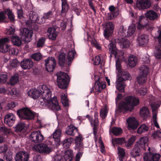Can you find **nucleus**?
Masks as SVG:
<instances>
[{"label": "nucleus", "instance_id": "nucleus-9", "mask_svg": "<svg viewBox=\"0 0 161 161\" xmlns=\"http://www.w3.org/2000/svg\"><path fill=\"white\" fill-rule=\"evenodd\" d=\"M114 29V26L112 22H108L106 24L103 32L104 36L106 39L108 40L112 36Z\"/></svg>", "mask_w": 161, "mask_h": 161}, {"label": "nucleus", "instance_id": "nucleus-19", "mask_svg": "<svg viewBox=\"0 0 161 161\" xmlns=\"http://www.w3.org/2000/svg\"><path fill=\"white\" fill-rule=\"evenodd\" d=\"M29 19L32 23H36L39 24L42 23V20H40L37 13L33 11L30 12L29 14Z\"/></svg>", "mask_w": 161, "mask_h": 161}, {"label": "nucleus", "instance_id": "nucleus-38", "mask_svg": "<svg viewBox=\"0 0 161 161\" xmlns=\"http://www.w3.org/2000/svg\"><path fill=\"white\" fill-rule=\"evenodd\" d=\"M147 76L139 74L136 77L137 81L140 85L144 84L146 81L147 79Z\"/></svg>", "mask_w": 161, "mask_h": 161}, {"label": "nucleus", "instance_id": "nucleus-43", "mask_svg": "<svg viewBox=\"0 0 161 161\" xmlns=\"http://www.w3.org/2000/svg\"><path fill=\"white\" fill-rule=\"evenodd\" d=\"M53 17V12L51 11H49L47 13H45L43 14V17L42 18V21L44 22L46 19H49Z\"/></svg>", "mask_w": 161, "mask_h": 161}, {"label": "nucleus", "instance_id": "nucleus-1", "mask_svg": "<svg viewBox=\"0 0 161 161\" xmlns=\"http://www.w3.org/2000/svg\"><path fill=\"white\" fill-rule=\"evenodd\" d=\"M145 15L146 17L142 16L139 17L137 28L139 29H143L148 31H151L153 29V26L152 24L148 22L147 18L151 20H154L158 18V14L154 11L150 10L147 11Z\"/></svg>", "mask_w": 161, "mask_h": 161}, {"label": "nucleus", "instance_id": "nucleus-29", "mask_svg": "<svg viewBox=\"0 0 161 161\" xmlns=\"http://www.w3.org/2000/svg\"><path fill=\"white\" fill-rule=\"evenodd\" d=\"M46 101L51 102L52 103V108L54 109L57 111L60 110V107L58 105L56 97L52 98L51 97L49 100Z\"/></svg>", "mask_w": 161, "mask_h": 161}, {"label": "nucleus", "instance_id": "nucleus-32", "mask_svg": "<svg viewBox=\"0 0 161 161\" xmlns=\"http://www.w3.org/2000/svg\"><path fill=\"white\" fill-rule=\"evenodd\" d=\"M140 114L141 117L144 119L149 116V111L147 107H143L140 109Z\"/></svg>", "mask_w": 161, "mask_h": 161}, {"label": "nucleus", "instance_id": "nucleus-60", "mask_svg": "<svg viewBox=\"0 0 161 161\" xmlns=\"http://www.w3.org/2000/svg\"><path fill=\"white\" fill-rule=\"evenodd\" d=\"M93 60V64L95 65H99L101 63V59L99 56H95Z\"/></svg>", "mask_w": 161, "mask_h": 161}, {"label": "nucleus", "instance_id": "nucleus-15", "mask_svg": "<svg viewBox=\"0 0 161 161\" xmlns=\"http://www.w3.org/2000/svg\"><path fill=\"white\" fill-rule=\"evenodd\" d=\"M16 117L12 113L7 114L4 117V122L9 126H12L15 121Z\"/></svg>", "mask_w": 161, "mask_h": 161}, {"label": "nucleus", "instance_id": "nucleus-12", "mask_svg": "<svg viewBox=\"0 0 161 161\" xmlns=\"http://www.w3.org/2000/svg\"><path fill=\"white\" fill-rule=\"evenodd\" d=\"M8 37H4L0 39V52L3 53L8 52L9 46L5 43L9 42Z\"/></svg>", "mask_w": 161, "mask_h": 161}, {"label": "nucleus", "instance_id": "nucleus-42", "mask_svg": "<svg viewBox=\"0 0 161 161\" xmlns=\"http://www.w3.org/2000/svg\"><path fill=\"white\" fill-rule=\"evenodd\" d=\"M117 150H118V154L119 157V160L120 161H123V159L125 155V153L124 149L118 147H117Z\"/></svg>", "mask_w": 161, "mask_h": 161}, {"label": "nucleus", "instance_id": "nucleus-28", "mask_svg": "<svg viewBox=\"0 0 161 161\" xmlns=\"http://www.w3.org/2000/svg\"><path fill=\"white\" fill-rule=\"evenodd\" d=\"M4 13L6 15H7L8 18L10 22L12 23H14L15 21V16L11 9L7 8L4 10Z\"/></svg>", "mask_w": 161, "mask_h": 161}, {"label": "nucleus", "instance_id": "nucleus-34", "mask_svg": "<svg viewBox=\"0 0 161 161\" xmlns=\"http://www.w3.org/2000/svg\"><path fill=\"white\" fill-rule=\"evenodd\" d=\"M148 141L147 138L146 137H142L140 139V141L135 144L136 146H138L141 148L142 150H144L146 144Z\"/></svg>", "mask_w": 161, "mask_h": 161}, {"label": "nucleus", "instance_id": "nucleus-22", "mask_svg": "<svg viewBox=\"0 0 161 161\" xmlns=\"http://www.w3.org/2000/svg\"><path fill=\"white\" fill-rule=\"evenodd\" d=\"M78 134V136L76 137L75 140L76 147L77 149H79L80 150H83V148L82 142L83 138L81 134L80 133Z\"/></svg>", "mask_w": 161, "mask_h": 161}, {"label": "nucleus", "instance_id": "nucleus-52", "mask_svg": "<svg viewBox=\"0 0 161 161\" xmlns=\"http://www.w3.org/2000/svg\"><path fill=\"white\" fill-rule=\"evenodd\" d=\"M15 31V29L13 27H10L8 29H6L5 34L7 36H8V37L11 38V37L14 35V34Z\"/></svg>", "mask_w": 161, "mask_h": 161}, {"label": "nucleus", "instance_id": "nucleus-11", "mask_svg": "<svg viewBox=\"0 0 161 161\" xmlns=\"http://www.w3.org/2000/svg\"><path fill=\"white\" fill-rule=\"evenodd\" d=\"M151 5L150 0H137L136 6L139 9H144L149 8Z\"/></svg>", "mask_w": 161, "mask_h": 161}, {"label": "nucleus", "instance_id": "nucleus-33", "mask_svg": "<svg viewBox=\"0 0 161 161\" xmlns=\"http://www.w3.org/2000/svg\"><path fill=\"white\" fill-rule=\"evenodd\" d=\"M12 42L14 45L19 47L22 44L21 38L18 36L13 35L11 37Z\"/></svg>", "mask_w": 161, "mask_h": 161}, {"label": "nucleus", "instance_id": "nucleus-62", "mask_svg": "<svg viewBox=\"0 0 161 161\" xmlns=\"http://www.w3.org/2000/svg\"><path fill=\"white\" fill-rule=\"evenodd\" d=\"M69 6L67 4V2L65 1H62V11L64 12L68 10Z\"/></svg>", "mask_w": 161, "mask_h": 161}, {"label": "nucleus", "instance_id": "nucleus-7", "mask_svg": "<svg viewBox=\"0 0 161 161\" xmlns=\"http://www.w3.org/2000/svg\"><path fill=\"white\" fill-rule=\"evenodd\" d=\"M45 67L46 70L48 72H52L55 68L56 64V60L53 57H49L45 59Z\"/></svg>", "mask_w": 161, "mask_h": 161}, {"label": "nucleus", "instance_id": "nucleus-63", "mask_svg": "<svg viewBox=\"0 0 161 161\" xmlns=\"http://www.w3.org/2000/svg\"><path fill=\"white\" fill-rule=\"evenodd\" d=\"M83 150H80L78 149V152L76 154L75 156V161H80L81 157L82 156L83 154V152L82 151Z\"/></svg>", "mask_w": 161, "mask_h": 161}, {"label": "nucleus", "instance_id": "nucleus-20", "mask_svg": "<svg viewBox=\"0 0 161 161\" xmlns=\"http://www.w3.org/2000/svg\"><path fill=\"white\" fill-rule=\"evenodd\" d=\"M61 135V130L59 129H56L52 134L53 137L54 139L56 145L60 144Z\"/></svg>", "mask_w": 161, "mask_h": 161}, {"label": "nucleus", "instance_id": "nucleus-21", "mask_svg": "<svg viewBox=\"0 0 161 161\" xmlns=\"http://www.w3.org/2000/svg\"><path fill=\"white\" fill-rule=\"evenodd\" d=\"M66 56L65 53L64 52L60 53L58 56V64L61 67L66 66V65L67 64L68 60L66 58Z\"/></svg>", "mask_w": 161, "mask_h": 161}, {"label": "nucleus", "instance_id": "nucleus-49", "mask_svg": "<svg viewBox=\"0 0 161 161\" xmlns=\"http://www.w3.org/2000/svg\"><path fill=\"white\" fill-rule=\"evenodd\" d=\"M136 138V136H132L128 139L127 142L125 141V145L127 147H130L133 144Z\"/></svg>", "mask_w": 161, "mask_h": 161}, {"label": "nucleus", "instance_id": "nucleus-25", "mask_svg": "<svg viewBox=\"0 0 161 161\" xmlns=\"http://www.w3.org/2000/svg\"><path fill=\"white\" fill-rule=\"evenodd\" d=\"M47 32L48 34V36L50 39L54 40L56 39L57 34L56 30L53 27H49L48 28Z\"/></svg>", "mask_w": 161, "mask_h": 161}, {"label": "nucleus", "instance_id": "nucleus-10", "mask_svg": "<svg viewBox=\"0 0 161 161\" xmlns=\"http://www.w3.org/2000/svg\"><path fill=\"white\" fill-rule=\"evenodd\" d=\"M160 157V155L158 153H146L144 154L143 159L144 161H158Z\"/></svg>", "mask_w": 161, "mask_h": 161}, {"label": "nucleus", "instance_id": "nucleus-46", "mask_svg": "<svg viewBox=\"0 0 161 161\" xmlns=\"http://www.w3.org/2000/svg\"><path fill=\"white\" fill-rule=\"evenodd\" d=\"M46 41V38L44 37H42L39 39L37 42V47L38 48L42 47L44 45Z\"/></svg>", "mask_w": 161, "mask_h": 161}, {"label": "nucleus", "instance_id": "nucleus-23", "mask_svg": "<svg viewBox=\"0 0 161 161\" xmlns=\"http://www.w3.org/2000/svg\"><path fill=\"white\" fill-rule=\"evenodd\" d=\"M119 76L118 80L120 81L128 80L130 77V75L129 72L123 70L119 73Z\"/></svg>", "mask_w": 161, "mask_h": 161}, {"label": "nucleus", "instance_id": "nucleus-57", "mask_svg": "<svg viewBox=\"0 0 161 161\" xmlns=\"http://www.w3.org/2000/svg\"><path fill=\"white\" fill-rule=\"evenodd\" d=\"M114 141L117 144L122 145L125 143V138H115Z\"/></svg>", "mask_w": 161, "mask_h": 161}, {"label": "nucleus", "instance_id": "nucleus-37", "mask_svg": "<svg viewBox=\"0 0 161 161\" xmlns=\"http://www.w3.org/2000/svg\"><path fill=\"white\" fill-rule=\"evenodd\" d=\"M75 53V52L73 50L68 52L67 55V58L68 60L67 62V65L68 64L69 66L71 64L72 61L74 58Z\"/></svg>", "mask_w": 161, "mask_h": 161}, {"label": "nucleus", "instance_id": "nucleus-53", "mask_svg": "<svg viewBox=\"0 0 161 161\" xmlns=\"http://www.w3.org/2000/svg\"><path fill=\"white\" fill-rule=\"evenodd\" d=\"M156 52L155 53V57L157 59L161 58V45L158 46L156 48Z\"/></svg>", "mask_w": 161, "mask_h": 161}, {"label": "nucleus", "instance_id": "nucleus-13", "mask_svg": "<svg viewBox=\"0 0 161 161\" xmlns=\"http://www.w3.org/2000/svg\"><path fill=\"white\" fill-rule=\"evenodd\" d=\"M29 155L26 151H19L16 155L15 159L16 161H28Z\"/></svg>", "mask_w": 161, "mask_h": 161}, {"label": "nucleus", "instance_id": "nucleus-55", "mask_svg": "<svg viewBox=\"0 0 161 161\" xmlns=\"http://www.w3.org/2000/svg\"><path fill=\"white\" fill-rule=\"evenodd\" d=\"M3 158L7 161H12V153L11 152H8L7 153L4 154Z\"/></svg>", "mask_w": 161, "mask_h": 161}, {"label": "nucleus", "instance_id": "nucleus-26", "mask_svg": "<svg viewBox=\"0 0 161 161\" xmlns=\"http://www.w3.org/2000/svg\"><path fill=\"white\" fill-rule=\"evenodd\" d=\"M141 148L135 145V147L130 152V154L132 158H136L139 156L141 155Z\"/></svg>", "mask_w": 161, "mask_h": 161}, {"label": "nucleus", "instance_id": "nucleus-56", "mask_svg": "<svg viewBox=\"0 0 161 161\" xmlns=\"http://www.w3.org/2000/svg\"><path fill=\"white\" fill-rule=\"evenodd\" d=\"M8 76L6 74H1L0 75V83L3 84L7 81Z\"/></svg>", "mask_w": 161, "mask_h": 161}, {"label": "nucleus", "instance_id": "nucleus-48", "mask_svg": "<svg viewBox=\"0 0 161 161\" xmlns=\"http://www.w3.org/2000/svg\"><path fill=\"white\" fill-rule=\"evenodd\" d=\"M111 132L115 135H119L122 132L123 130L120 128L113 127L111 130Z\"/></svg>", "mask_w": 161, "mask_h": 161}, {"label": "nucleus", "instance_id": "nucleus-58", "mask_svg": "<svg viewBox=\"0 0 161 161\" xmlns=\"http://www.w3.org/2000/svg\"><path fill=\"white\" fill-rule=\"evenodd\" d=\"M108 111L106 108L101 109L100 111V116L102 119H105L107 115Z\"/></svg>", "mask_w": 161, "mask_h": 161}, {"label": "nucleus", "instance_id": "nucleus-44", "mask_svg": "<svg viewBox=\"0 0 161 161\" xmlns=\"http://www.w3.org/2000/svg\"><path fill=\"white\" fill-rule=\"evenodd\" d=\"M31 58L36 61H39L42 58V55L40 53H35L32 54Z\"/></svg>", "mask_w": 161, "mask_h": 161}, {"label": "nucleus", "instance_id": "nucleus-59", "mask_svg": "<svg viewBox=\"0 0 161 161\" xmlns=\"http://www.w3.org/2000/svg\"><path fill=\"white\" fill-rule=\"evenodd\" d=\"M147 92V89L145 87L141 88L140 89L137 91L138 94L142 96L145 95L146 94Z\"/></svg>", "mask_w": 161, "mask_h": 161}, {"label": "nucleus", "instance_id": "nucleus-27", "mask_svg": "<svg viewBox=\"0 0 161 161\" xmlns=\"http://www.w3.org/2000/svg\"><path fill=\"white\" fill-rule=\"evenodd\" d=\"M137 40L140 45L145 46L148 42V36L147 35L143 34L141 36H139Z\"/></svg>", "mask_w": 161, "mask_h": 161}, {"label": "nucleus", "instance_id": "nucleus-31", "mask_svg": "<svg viewBox=\"0 0 161 161\" xmlns=\"http://www.w3.org/2000/svg\"><path fill=\"white\" fill-rule=\"evenodd\" d=\"M128 64L132 68L134 67L137 62V58L135 56L132 55L130 56L128 59Z\"/></svg>", "mask_w": 161, "mask_h": 161}, {"label": "nucleus", "instance_id": "nucleus-54", "mask_svg": "<svg viewBox=\"0 0 161 161\" xmlns=\"http://www.w3.org/2000/svg\"><path fill=\"white\" fill-rule=\"evenodd\" d=\"M19 81V77L17 76H12L10 80V83L11 85H14Z\"/></svg>", "mask_w": 161, "mask_h": 161}, {"label": "nucleus", "instance_id": "nucleus-4", "mask_svg": "<svg viewBox=\"0 0 161 161\" xmlns=\"http://www.w3.org/2000/svg\"><path fill=\"white\" fill-rule=\"evenodd\" d=\"M117 43L119 44L120 47L122 48L128 47L130 44L129 41L125 38H122L120 39H117L114 41H112L110 42L108 45V47L109 51L112 54L116 55L117 53L115 44V43Z\"/></svg>", "mask_w": 161, "mask_h": 161}, {"label": "nucleus", "instance_id": "nucleus-64", "mask_svg": "<svg viewBox=\"0 0 161 161\" xmlns=\"http://www.w3.org/2000/svg\"><path fill=\"white\" fill-rule=\"evenodd\" d=\"M0 130L6 135L9 133L10 131L9 129L7 128L4 126L0 127Z\"/></svg>", "mask_w": 161, "mask_h": 161}, {"label": "nucleus", "instance_id": "nucleus-50", "mask_svg": "<svg viewBox=\"0 0 161 161\" xmlns=\"http://www.w3.org/2000/svg\"><path fill=\"white\" fill-rule=\"evenodd\" d=\"M136 30V27L134 25L130 26L128 29L127 35L128 36H131L134 33Z\"/></svg>", "mask_w": 161, "mask_h": 161}, {"label": "nucleus", "instance_id": "nucleus-45", "mask_svg": "<svg viewBox=\"0 0 161 161\" xmlns=\"http://www.w3.org/2000/svg\"><path fill=\"white\" fill-rule=\"evenodd\" d=\"M148 128L146 125L143 124L140 126L137 130V132L138 134H141L145 132L148 130Z\"/></svg>", "mask_w": 161, "mask_h": 161}, {"label": "nucleus", "instance_id": "nucleus-30", "mask_svg": "<svg viewBox=\"0 0 161 161\" xmlns=\"http://www.w3.org/2000/svg\"><path fill=\"white\" fill-rule=\"evenodd\" d=\"M74 156L73 151L70 149H68L65 152L64 156V161H71Z\"/></svg>", "mask_w": 161, "mask_h": 161}, {"label": "nucleus", "instance_id": "nucleus-2", "mask_svg": "<svg viewBox=\"0 0 161 161\" xmlns=\"http://www.w3.org/2000/svg\"><path fill=\"white\" fill-rule=\"evenodd\" d=\"M139 99L133 96H128L125 98L124 101L120 103L117 108L115 110L116 112L121 113L123 110L128 111L133 109L135 107L139 104Z\"/></svg>", "mask_w": 161, "mask_h": 161}, {"label": "nucleus", "instance_id": "nucleus-17", "mask_svg": "<svg viewBox=\"0 0 161 161\" xmlns=\"http://www.w3.org/2000/svg\"><path fill=\"white\" fill-rule=\"evenodd\" d=\"M65 133L67 135L75 136L76 133L79 134L78 128L72 125H70L66 128Z\"/></svg>", "mask_w": 161, "mask_h": 161}, {"label": "nucleus", "instance_id": "nucleus-35", "mask_svg": "<svg viewBox=\"0 0 161 161\" xmlns=\"http://www.w3.org/2000/svg\"><path fill=\"white\" fill-rule=\"evenodd\" d=\"M149 73V69L147 66L144 65L141 66L139 70V74L147 76Z\"/></svg>", "mask_w": 161, "mask_h": 161}, {"label": "nucleus", "instance_id": "nucleus-6", "mask_svg": "<svg viewBox=\"0 0 161 161\" xmlns=\"http://www.w3.org/2000/svg\"><path fill=\"white\" fill-rule=\"evenodd\" d=\"M17 114L21 120H31L34 119L35 113L27 107H23L17 111Z\"/></svg>", "mask_w": 161, "mask_h": 161}, {"label": "nucleus", "instance_id": "nucleus-39", "mask_svg": "<svg viewBox=\"0 0 161 161\" xmlns=\"http://www.w3.org/2000/svg\"><path fill=\"white\" fill-rule=\"evenodd\" d=\"M116 87L118 90L119 92H124L125 85L123 81H120L118 80Z\"/></svg>", "mask_w": 161, "mask_h": 161}, {"label": "nucleus", "instance_id": "nucleus-41", "mask_svg": "<svg viewBox=\"0 0 161 161\" xmlns=\"http://www.w3.org/2000/svg\"><path fill=\"white\" fill-rule=\"evenodd\" d=\"M26 129L25 124L24 123L20 122L17 125L16 127V130L17 131L24 132Z\"/></svg>", "mask_w": 161, "mask_h": 161}, {"label": "nucleus", "instance_id": "nucleus-47", "mask_svg": "<svg viewBox=\"0 0 161 161\" xmlns=\"http://www.w3.org/2000/svg\"><path fill=\"white\" fill-rule=\"evenodd\" d=\"M73 139L71 137L68 138L64 140L63 143V147L66 148H69L70 145Z\"/></svg>", "mask_w": 161, "mask_h": 161}, {"label": "nucleus", "instance_id": "nucleus-16", "mask_svg": "<svg viewBox=\"0 0 161 161\" xmlns=\"http://www.w3.org/2000/svg\"><path fill=\"white\" fill-rule=\"evenodd\" d=\"M37 148V150L40 153L45 154H49L51 152V148L47 144L44 143H42L39 144Z\"/></svg>", "mask_w": 161, "mask_h": 161}, {"label": "nucleus", "instance_id": "nucleus-3", "mask_svg": "<svg viewBox=\"0 0 161 161\" xmlns=\"http://www.w3.org/2000/svg\"><path fill=\"white\" fill-rule=\"evenodd\" d=\"M39 90L35 89L30 90L28 92V94L30 97L34 99H36L41 95L43 101H48L50 100L52 96V94L50 89L45 85L40 86L38 89Z\"/></svg>", "mask_w": 161, "mask_h": 161}, {"label": "nucleus", "instance_id": "nucleus-14", "mask_svg": "<svg viewBox=\"0 0 161 161\" xmlns=\"http://www.w3.org/2000/svg\"><path fill=\"white\" fill-rule=\"evenodd\" d=\"M128 124V128L129 130H134L136 129L139 125V123L134 117H130L127 119Z\"/></svg>", "mask_w": 161, "mask_h": 161}, {"label": "nucleus", "instance_id": "nucleus-51", "mask_svg": "<svg viewBox=\"0 0 161 161\" xmlns=\"http://www.w3.org/2000/svg\"><path fill=\"white\" fill-rule=\"evenodd\" d=\"M109 9L112 13V16L113 18L116 17L119 14V11H116L115 7L113 5H111L109 7Z\"/></svg>", "mask_w": 161, "mask_h": 161}, {"label": "nucleus", "instance_id": "nucleus-61", "mask_svg": "<svg viewBox=\"0 0 161 161\" xmlns=\"http://www.w3.org/2000/svg\"><path fill=\"white\" fill-rule=\"evenodd\" d=\"M19 62L16 59H14L10 62V65L12 68H15L19 65Z\"/></svg>", "mask_w": 161, "mask_h": 161}, {"label": "nucleus", "instance_id": "nucleus-24", "mask_svg": "<svg viewBox=\"0 0 161 161\" xmlns=\"http://www.w3.org/2000/svg\"><path fill=\"white\" fill-rule=\"evenodd\" d=\"M98 113L95 112L94 115V127L93 128V133L94 136H96L97 134L98 126L99 125V121L98 119Z\"/></svg>", "mask_w": 161, "mask_h": 161}, {"label": "nucleus", "instance_id": "nucleus-18", "mask_svg": "<svg viewBox=\"0 0 161 161\" xmlns=\"http://www.w3.org/2000/svg\"><path fill=\"white\" fill-rule=\"evenodd\" d=\"M21 68L24 69H30L33 66V63L30 59H25L20 63Z\"/></svg>", "mask_w": 161, "mask_h": 161}, {"label": "nucleus", "instance_id": "nucleus-5", "mask_svg": "<svg viewBox=\"0 0 161 161\" xmlns=\"http://www.w3.org/2000/svg\"><path fill=\"white\" fill-rule=\"evenodd\" d=\"M56 75L58 87L62 89H66L70 81V78L68 75L62 71L57 72Z\"/></svg>", "mask_w": 161, "mask_h": 161}, {"label": "nucleus", "instance_id": "nucleus-36", "mask_svg": "<svg viewBox=\"0 0 161 161\" xmlns=\"http://www.w3.org/2000/svg\"><path fill=\"white\" fill-rule=\"evenodd\" d=\"M21 32L22 35L25 36V38H31L32 36V31L29 30L27 28L23 29L22 31Z\"/></svg>", "mask_w": 161, "mask_h": 161}, {"label": "nucleus", "instance_id": "nucleus-8", "mask_svg": "<svg viewBox=\"0 0 161 161\" xmlns=\"http://www.w3.org/2000/svg\"><path fill=\"white\" fill-rule=\"evenodd\" d=\"M31 140L35 143H40L44 140V137L39 130L33 131L30 135Z\"/></svg>", "mask_w": 161, "mask_h": 161}, {"label": "nucleus", "instance_id": "nucleus-40", "mask_svg": "<svg viewBox=\"0 0 161 161\" xmlns=\"http://www.w3.org/2000/svg\"><path fill=\"white\" fill-rule=\"evenodd\" d=\"M61 102L64 107L69 106V103L67 97L64 93H63L61 95Z\"/></svg>", "mask_w": 161, "mask_h": 161}]
</instances>
